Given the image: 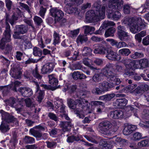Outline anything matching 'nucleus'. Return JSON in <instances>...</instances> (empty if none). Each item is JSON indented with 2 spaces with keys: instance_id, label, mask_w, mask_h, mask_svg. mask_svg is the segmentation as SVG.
<instances>
[{
  "instance_id": "7ed1b4c3",
  "label": "nucleus",
  "mask_w": 149,
  "mask_h": 149,
  "mask_svg": "<svg viewBox=\"0 0 149 149\" xmlns=\"http://www.w3.org/2000/svg\"><path fill=\"white\" fill-rule=\"evenodd\" d=\"M123 23L128 26L130 31L134 34L139 32L146 27L144 21L140 17H125Z\"/></svg>"
},
{
  "instance_id": "a18cd8bd",
  "label": "nucleus",
  "mask_w": 149,
  "mask_h": 149,
  "mask_svg": "<svg viewBox=\"0 0 149 149\" xmlns=\"http://www.w3.org/2000/svg\"><path fill=\"white\" fill-rule=\"evenodd\" d=\"M9 130L8 126L7 124L2 123L0 126V130L3 132H6Z\"/></svg>"
},
{
  "instance_id": "a211bd4d",
  "label": "nucleus",
  "mask_w": 149,
  "mask_h": 149,
  "mask_svg": "<svg viewBox=\"0 0 149 149\" xmlns=\"http://www.w3.org/2000/svg\"><path fill=\"white\" fill-rule=\"evenodd\" d=\"M126 68L128 69H136L141 68L139 61H130L129 64L125 65Z\"/></svg>"
},
{
  "instance_id": "a19ab883",
  "label": "nucleus",
  "mask_w": 149,
  "mask_h": 149,
  "mask_svg": "<svg viewBox=\"0 0 149 149\" xmlns=\"http://www.w3.org/2000/svg\"><path fill=\"white\" fill-rule=\"evenodd\" d=\"M92 52V49L87 47H85L82 50V54L84 56L90 54Z\"/></svg>"
},
{
  "instance_id": "680f3d73",
  "label": "nucleus",
  "mask_w": 149,
  "mask_h": 149,
  "mask_svg": "<svg viewBox=\"0 0 149 149\" xmlns=\"http://www.w3.org/2000/svg\"><path fill=\"white\" fill-rule=\"evenodd\" d=\"M127 46V44L124 42H117L116 47L117 48H120L123 47H125Z\"/></svg>"
},
{
  "instance_id": "cd10ccee",
  "label": "nucleus",
  "mask_w": 149,
  "mask_h": 149,
  "mask_svg": "<svg viewBox=\"0 0 149 149\" xmlns=\"http://www.w3.org/2000/svg\"><path fill=\"white\" fill-rule=\"evenodd\" d=\"M64 10L68 13L70 14H77L78 11L77 9L75 7H73L72 6H69V7H65Z\"/></svg>"
},
{
  "instance_id": "e2e57ef3",
  "label": "nucleus",
  "mask_w": 149,
  "mask_h": 149,
  "mask_svg": "<svg viewBox=\"0 0 149 149\" xmlns=\"http://www.w3.org/2000/svg\"><path fill=\"white\" fill-rule=\"evenodd\" d=\"M34 20L38 25L40 24L42 22V20L41 18L37 16L34 17Z\"/></svg>"
},
{
  "instance_id": "f8f14e48",
  "label": "nucleus",
  "mask_w": 149,
  "mask_h": 149,
  "mask_svg": "<svg viewBox=\"0 0 149 149\" xmlns=\"http://www.w3.org/2000/svg\"><path fill=\"white\" fill-rule=\"evenodd\" d=\"M106 53L107 54L106 57L109 60L115 61L119 60L121 59L120 56L111 49L107 48Z\"/></svg>"
},
{
  "instance_id": "f3484780",
  "label": "nucleus",
  "mask_w": 149,
  "mask_h": 149,
  "mask_svg": "<svg viewBox=\"0 0 149 149\" xmlns=\"http://www.w3.org/2000/svg\"><path fill=\"white\" fill-rule=\"evenodd\" d=\"M54 67V64L52 63H47L44 65L42 68V74L50 73L53 70Z\"/></svg>"
},
{
  "instance_id": "3c124183",
  "label": "nucleus",
  "mask_w": 149,
  "mask_h": 149,
  "mask_svg": "<svg viewBox=\"0 0 149 149\" xmlns=\"http://www.w3.org/2000/svg\"><path fill=\"white\" fill-rule=\"evenodd\" d=\"M79 29H77L73 31H71L70 35L72 38H74L76 37L79 33Z\"/></svg>"
},
{
  "instance_id": "dca6fc26",
  "label": "nucleus",
  "mask_w": 149,
  "mask_h": 149,
  "mask_svg": "<svg viewBox=\"0 0 149 149\" xmlns=\"http://www.w3.org/2000/svg\"><path fill=\"white\" fill-rule=\"evenodd\" d=\"M34 84L36 86V94L37 96V100L40 103L44 98V92L39 90V85L37 82H35Z\"/></svg>"
},
{
  "instance_id": "c85d7f7f",
  "label": "nucleus",
  "mask_w": 149,
  "mask_h": 149,
  "mask_svg": "<svg viewBox=\"0 0 149 149\" xmlns=\"http://www.w3.org/2000/svg\"><path fill=\"white\" fill-rule=\"evenodd\" d=\"M83 63L85 65L89 67L90 69L94 71L97 70L96 67H94L92 65V61L88 58H84L83 59Z\"/></svg>"
},
{
  "instance_id": "5fc2aeb1",
  "label": "nucleus",
  "mask_w": 149,
  "mask_h": 149,
  "mask_svg": "<svg viewBox=\"0 0 149 149\" xmlns=\"http://www.w3.org/2000/svg\"><path fill=\"white\" fill-rule=\"evenodd\" d=\"M79 139V137H76L74 136H72L68 137L67 141L68 143H72L75 141H78Z\"/></svg>"
},
{
  "instance_id": "ea45409f",
  "label": "nucleus",
  "mask_w": 149,
  "mask_h": 149,
  "mask_svg": "<svg viewBox=\"0 0 149 149\" xmlns=\"http://www.w3.org/2000/svg\"><path fill=\"white\" fill-rule=\"evenodd\" d=\"M136 85V84H133L127 86L125 88V92H131L134 91Z\"/></svg>"
},
{
  "instance_id": "5701e85b",
  "label": "nucleus",
  "mask_w": 149,
  "mask_h": 149,
  "mask_svg": "<svg viewBox=\"0 0 149 149\" xmlns=\"http://www.w3.org/2000/svg\"><path fill=\"white\" fill-rule=\"evenodd\" d=\"M83 0H65L64 3L65 5V7H69L74 4H80L83 2Z\"/></svg>"
},
{
  "instance_id": "aec40b11",
  "label": "nucleus",
  "mask_w": 149,
  "mask_h": 149,
  "mask_svg": "<svg viewBox=\"0 0 149 149\" xmlns=\"http://www.w3.org/2000/svg\"><path fill=\"white\" fill-rule=\"evenodd\" d=\"M93 48L94 49V52L95 54H104L106 53L107 49L99 44L94 45H93Z\"/></svg>"
},
{
  "instance_id": "6e6d98bb",
  "label": "nucleus",
  "mask_w": 149,
  "mask_h": 149,
  "mask_svg": "<svg viewBox=\"0 0 149 149\" xmlns=\"http://www.w3.org/2000/svg\"><path fill=\"white\" fill-rule=\"evenodd\" d=\"M115 96L114 93H111L106 95V102L109 101L111 100Z\"/></svg>"
},
{
  "instance_id": "f257e3e1",
  "label": "nucleus",
  "mask_w": 149,
  "mask_h": 149,
  "mask_svg": "<svg viewBox=\"0 0 149 149\" xmlns=\"http://www.w3.org/2000/svg\"><path fill=\"white\" fill-rule=\"evenodd\" d=\"M109 1L108 7L107 5L104 4L101 8V2L98 1L94 4V10H89L86 12V19L88 22H95L104 18L105 12L108 13V18L114 21L120 19L121 15L116 11L113 12L111 10H119L122 8L123 5L122 0H103Z\"/></svg>"
},
{
  "instance_id": "4be33fe9",
  "label": "nucleus",
  "mask_w": 149,
  "mask_h": 149,
  "mask_svg": "<svg viewBox=\"0 0 149 149\" xmlns=\"http://www.w3.org/2000/svg\"><path fill=\"white\" fill-rule=\"evenodd\" d=\"M60 125L64 132L68 131L72 126L71 123L68 121L61 122Z\"/></svg>"
},
{
  "instance_id": "13d9d810",
  "label": "nucleus",
  "mask_w": 149,
  "mask_h": 149,
  "mask_svg": "<svg viewBox=\"0 0 149 149\" xmlns=\"http://www.w3.org/2000/svg\"><path fill=\"white\" fill-rule=\"evenodd\" d=\"M114 141H112V142H111V141H111V144H109L107 141H103L104 143H102V146L105 148H111L112 145V144L114 143Z\"/></svg>"
},
{
  "instance_id": "9b49d317",
  "label": "nucleus",
  "mask_w": 149,
  "mask_h": 149,
  "mask_svg": "<svg viewBox=\"0 0 149 149\" xmlns=\"http://www.w3.org/2000/svg\"><path fill=\"white\" fill-rule=\"evenodd\" d=\"M117 28L118 34L120 39L122 41H125L127 40L129 36L125 31L124 27L120 25L118 26Z\"/></svg>"
},
{
  "instance_id": "2eb2a0df",
  "label": "nucleus",
  "mask_w": 149,
  "mask_h": 149,
  "mask_svg": "<svg viewBox=\"0 0 149 149\" xmlns=\"http://www.w3.org/2000/svg\"><path fill=\"white\" fill-rule=\"evenodd\" d=\"M113 85L105 81L101 82L99 84V87L103 92L108 91L109 89L113 88Z\"/></svg>"
},
{
  "instance_id": "4c0bfd02",
  "label": "nucleus",
  "mask_w": 149,
  "mask_h": 149,
  "mask_svg": "<svg viewBox=\"0 0 149 149\" xmlns=\"http://www.w3.org/2000/svg\"><path fill=\"white\" fill-rule=\"evenodd\" d=\"M138 146L140 147L149 146V140H143L138 143Z\"/></svg>"
},
{
  "instance_id": "603ef678",
  "label": "nucleus",
  "mask_w": 149,
  "mask_h": 149,
  "mask_svg": "<svg viewBox=\"0 0 149 149\" xmlns=\"http://www.w3.org/2000/svg\"><path fill=\"white\" fill-rule=\"evenodd\" d=\"M141 116L143 119H149V111L148 110H144Z\"/></svg>"
},
{
  "instance_id": "2f4dec72",
  "label": "nucleus",
  "mask_w": 149,
  "mask_h": 149,
  "mask_svg": "<svg viewBox=\"0 0 149 149\" xmlns=\"http://www.w3.org/2000/svg\"><path fill=\"white\" fill-rule=\"evenodd\" d=\"M147 9L149 10V0H147L146 4L139 9L138 12L143 13L146 11Z\"/></svg>"
},
{
  "instance_id": "58836bf2",
  "label": "nucleus",
  "mask_w": 149,
  "mask_h": 149,
  "mask_svg": "<svg viewBox=\"0 0 149 149\" xmlns=\"http://www.w3.org/2000/svg\"><path fill=\"white\" fill-rule=\"evenodd\" d=\"M88 40V38L86 37L85 36L79 35L77 38L76 40L77 42L78 43L81 42V43L86 41Z\"/></svg>"
},
{
  "instance_id": "bb28decb",
  "label": "nucleus",
  "mask_w": 149,
  "mask_h": 149,
  "mask_svg": "<svg viewBox=\"0 0 149 149\" xmlns=\"http://www.w3.org/2000/svg\"><path fill=\"white\" fill-rule=\"evenodd\" d=\"M72 77L74 79H82L86 78V76L84 74L81 73L79 71H75L72 74Z\"/></svg>"
},
{
  "instance_id": "37998d69",
  "label": "nucleus",
  "mask_w": 149,
  "mask_h": 149,
  "mask_svg": "<svg viewBox=\"0 0 149 149\" xmlns=\"http://www.w3.org/2000/svg\"><path fill=\"white\" fill-rule=\"evenodd\" d=\"M119 54L123 55L128 56L130 53L129 49L127 48H123L120 50L119 51Z\"/></svg>"
},
{
  "instance_id": "1a4fd4ad",
  "label": "nucleus",
  "mask_w": 149,
  "mask_h": 149,
  "mask_svg": "<svg viewBox=\"0 0 149 149\" xmlns=\"http://www.w3.org/2000/svg\"><path fill=\"white\" fill-rule=\"evenodd\" d=\"M22 73L21 68L18 65H13L10 70V74L15 78H20Z\"/></svg>"
},
{
  "instance_id": "c03bdc74",
  "label": "nucleus",
  "mask_w": 149,
  "mask_h": 149,
  "mask_svg": "<svg viewBox=\"0 0 149 149\" xmlns=\"http://www.w3.org/2000/svg\"><path fill=\"white\" fill-rule=\"evenodd\" d=\"M145 138L142 137L141 134L139 132H136L133 134V139L134 140H138Z\"/></svg>"
},
{
  "instance_id": "39448f33",
  "label": "nucleus",
  "mask_w": 149,
  "mask_h": 149,
  "mask_svg": "<svg viewBox=\"0 0 149 149\" xmlns=\"http://www.w3.org/2000/svg\"><path fill=\"white\" fill-rule=\"evenodd\" d=\"M17 19V17L13 15L11 18L9 19L8 17L7 16L6 19V30L4 33V37L2 39L0 43V45L2 47H3L5 45V42H9L10 41L11 36L10 33V26L8 24L9 22L12 25H13L15 23V21Z\"/></svg>"
},
{
  "instance_id": "0e129e2a",
  "label": "nucleus",
  "mask_w": 149,
  "mask_h": 149,
  "mask_svg": "<svg viewBox=\"0 0 149 149\" xmlns=\"http://www.w3.org/2000/svg\"><path fill=\"white\" fill-rule=\"evenodd\" d=\"M58 131V130L56 129H53L49 132V134L51 136L54 137L57 134Z\"/></svg>"
},
{
  "instance_id": "e433bc0d",
  "label": "nucleus",
  "mask_w": 149,
  "mask_h": 149,
  "mask_svg": "<svg viewBox=\"0 0 149 149\" xmlns=\"http://www.w3.org/2000/svg\"><path fill=\"white\" fill-rule=\"evenodd\" d=\"M29 132L32 135L37 138H40L42 136L41 133L38 131L33 129H31L30 130Z\"/></svg>"
},
{
  "instance_id": "423d86ee",
  "label": "nucleus",
  "mask_w": 149,
  "mask_h": 149,
  "mask_svg": "<svg viewBox=\"0 0 149 149\" xmlns=\"http://www.w3.org/2000/svg\"><path fill=\"white\" fill-rule=\"evenodd\" d=\"M112 127L111 123L107 120L100 122L98 125V127L101 133L105 135H109L111 134V129Z\"/></svg>"
},
{
  "instance_id": "a878e982",
  "label": "nucleus",
  "mask_w": 149,
  "mask_h": 149,
  "mask_svg": "<svg viewBox=\"0 0 149 149\" xmlns=\"http://www.w3.org/2000/svg\"><path fill=\"white\" fill-rule=\"evenodd\" d=\"M76 89L77 87L76 85L67 84L65 85L64 89L63 90V91L64 92L68 91L71 93L74 91Z\"/></svg>"
},
{
  "instance_id": "4468645a",
  "label": "nucleus",
  "mask_w": 149,
  "mask_h": 149,
  "mask_svg": "<svg viewBox=\"0 0 149 149\" xmlns=\"http://www.w3.org/2000/svg\"><path fill=\"white\" fill-rule=\"evenodd\" d=\"M137 128V126L136 125H127L125 126L123 130V134L125 135H128L132 133Z\"/></svg>"
},
{
  "instance_id": "f704fd0d",
  "label": "nucleus",
  "mask_w": 149,
  "mask_h": 149,
  "mask_svg": "<svg viewBox=\"0 0 149 149\" xmlns=\"http://www.w3.org/2000/svg\"><path fill=\"white\" fill-rule=\"evenodd\" d=\"M139 61L141 68H144L149 66L148 61L146 59H141Z\"/></svg>"
},
{
  "instance_id": "473e14b6",
  "label": "nucleus",
  "mask_w": 149,
  "mask_h": 149,
  "mask_svg": "<svg viewBox=\"0 0 149 149\" xmlns=\"http://www.w3.org/2000/svg\"><path fill=\"white\" fill-rule=\"evenodd\" d=\"M17 28L19 32L22 34L26 33L28 30L27 27L23 25L18 26Z\"/></svg>"
},
{
  "instance_id": "8fccbe9b",
  "label": "nucleus",
  "mask_w": 149,
  "mask_h": 149,
  "mask_svg": "<svg viewBox=\"0 0 149 149\" xmlns=\"http://www.w3.org/2000/svg\"><path fill=\"white\" fill-rule=\"evenodd\" d=\"M32 74L37 79H40L41 78V76L39 74L37 67L33 71Z\"/></svg>"
},
{
  "instance_id": "052dcab7",
  "label": "nucleus",
  "mask_w": 149,
  "mask_h": 149,
  "mask_svg": "<svg viewBox=\"0 0 149 149\" xmlns=\"http://www.w3.org/2000/svg\"><path fill=\"white\" fill-rule=\"evenodd\" d=\"M142 43L144 45H149V36H147L143 39Z\"/></svg>"
},
{
  "instance_id": "412c9836",
  "label": "nucleus",
  "mask_w": 149,
  "mask_h": 149,
  "mask_svg": "<svg viewBox=\"0 0 149 149\" xmlns=\"http://www.w3.org/2000/svg\"><path fill=\"white\" fill-rule=\"evenodd\" d=\"M0 113L1 114L2 119L6 122L9 123L13 120V117L9 113L5 112L3 110H1L0 111Z\"/></svg>"
},
{
  "instance_id": "c756f323",
  "label": "nucleus",
  "mask_w": 149,
  "mask_h": 149,
  "mask_svg": "<svg viewBox=\"0 0 149 149\" xmlns=\"http://www.w3.org/2000/svg\"><path fill=\"white\" fill-rule=\"evenodd\" d=\"M49 82L53 86H56L57 85L58 80L55 77L54 75L52 74L49 76Z\"/></svg>"
},
{
  "instance_id": "b1692460",
  "label": "nucleus",
  "mask_w": 149,
  "mask_h": 149,
  "mask_svg": "<svg viewBox=\"0 0 149 149\" xmlns=\"http://www.w3.org/2000/svg\"><path fill=\"white\" fill-rule=\"evenodd\" d=\"M127 101L125 99H118L113 103V105L115 107L124 106L126 105Z\"/></svg>"
},
{
  "instance_id": "0eeeda50",
  "label": "nucleus",
  "mask_w": 149,
  "mask_h": 149,
  "mask_svg": "<svg viewBox=\"0 0 149 149\" xmlns=\"http://www.w3.org/2000/svg\"><path fill=\"white\" fill-rule=\"evenodd\" d=\"M18 100L19 105L15 107V110L18 113H19L22 110V107L24 104V102L27 107H33L34 106L33 100H31L29 98H27L24 100L22 99L21 100Z\"/></svg>"
},
{
  "instance_id": "6ab92c4d",
  "label": "nucleus",
  "mask_w": 149,
  "mask_h": 149,
  "mask_svg": "<svg viewBox=\"0 0 149 149\" xmlns=\"http://www.w3.org/2000/svg\"><path fill=\"white\" fill-rule=\"evenodd\" d=\"M19 91L22 96L25 97H29L33 93L32 90L27 88H20Z\"/></svg>"
},
{
  "instance_id": "de8ad7c7",
  "label": "nucleus",
  "mask_w": 149,
  "mask_h": 149,
  "mask_svg": "<svg viewBox=\"0 0 149 149\" xmlns=\"http://www.w3.org/2000/svg\"><path fill=\"white\" fill-rule=\"evenodd\" d=\"M92 93L95 95H100L103 92L102 91L100 88L95 87L93 88L92 90Z\"/></svg>"
},
{
  "instance_id": "338daca9",
  "label": "nucleus",
  "mask_w": 149,
  "mask_h": 149,
  "mask_svg": "<svg viewBox=\"0 0 149 149\" xmlns=\"http://www.w3.org/2000/svg\"><path fill=\"white\" fill-rule=\"evenodd\" d=\"M46 11V8H44L42 6L40 8L39 12V14L40 16L42 17H43L45 15V14Z\"/></svg>"
},
{
  "instance_id": "9d476101",
  "label": "nucleus",
  "mask_w": 149,
  "mask_h": 149,
  "mask_svg": "<svg viewBox=\"0 0 149 149\" xmlns=\"http://www.w3.org/2000/svg\"><path fill=\"white\" fill-rule=\"evenodd\" d=\"M51 15L54 17L55 21H58L63 16L64 14L61 10L53 8L50 10Z\"/></svg>"
},
{
  "instance_id": "6e6552de",
  "label": "nucleus",
  "mask_w": 149,
  "mask_h": 149,
  "mask_svg": "<svg viewBox=\"0 0 149 149\" xmlns=\"http://www.w3.org/2000/svg\"><path fill=\"white\" fill-rule=\"evenodd\" d=\"M113 68L112 64H108L102 71L103 74L111 80H113L115 77L114 74L111 71Z\"/></svg>"
},
{
  "instance_id": "49530a36",
  "label": "nucleus",
  "mask_w": 149,
  "mask_h": 149,
  "mask_svg": "<svg viewBox=\"0 0 149 149\" xmlns=\"http://www.w3.org/2000/svg\"><path fill=\"white\" fill-rule=\"evenodd\" d=\"M83 28L85 29L84 32L85 34H88L91 31H94L95 30L94 27L88 26H84Z\"/></svg>"
},
{
  "instance_id": "69168bd1",
  "label": "nucleus",
  "mask_w": 149,
  "mask_h": 149,
  "mask_svg": "<svg viewBox=\"0 0 149 149\" xmlns=\"http://www.w3.org/2000/svg\"><path fill=\"white\" fill-rule=\"evenodd\" d=\"M113 139L115 141V143H119L120 144L123 143L125 141L124 139H123L120 138H114Z\"/></svg>"
},
{
  "instance_id": "7c9ffc66",
  "label": "nucleus",
  "mask_w": 149,
  "mask_h": 149,
  "mask_svg": "<svg viewBox=\"0 0 149 149\" xmlns=\"http://www.w3.org/2000/svg\"><path fill=\"white\" fill-rule=\"evenodd\" d=\"M63 101L62 100L59 99V97L55 98L53 100V102L55 108L58 109L63 104Z\"/></svg>"
},
{
  "instance_id": "774afa93",
  "label": "nucleus",
  "mask_w": 149,
  "mask_h": 149,
  "mask_svg": "<svg viewBox=\"0 0 149 149\" xmlns=\"http://www.w3.org/2000/svg\"><path fill=\"white\" fill-rule=\"evenodd\" d=\"M23 56L22 53L20 52H17L16 55V58L17 60L20 61Z\"/></svg>"
},
{
  "instance_id": "bf43d9fd",
  "label": "nucleus",
  "mask_w": 149,
  "mask_h": 149,
  "mask_svg": "<svg viewBox=\"0 0 149 149\" xmlns=\"http://www.w3.org/2000/svg\"><path fill=\"white\" fill-rule=\"evenodd\" d=\"M15 103V100L14 98H11L8 100L6 103H8L9 105L11 107L14 106V104Z\"/></svg>"
},
{
  "instance_id": "c9c22d12",
  "label": "nucleus",
  "mask_w": 149,
  "mask_h": 149,
  "mask_svg": "<svg viewBox=\"0 0 149 149\" xmlns=\"http://www.w3.org/2000/svg\"><path fill=\"white\" fill-rule=\"evenodd\" d=\"M53 37L54 38V42L53 44L56 45L60 42V36L59 34L56 31H54L53 34Z\"/></svg>"
},
{
  "instance_id": "79ce46f5",
  "label": "nucleus",
  "mask_w": 149,
  "mask_h": 149,
  "mask_svg": "<svg viewBox=\"0 0 149 149\" xmlns=\"http://www.w3.org/2000/svg\"><path fill=\"white\" fill-rule=\"evenodd\" d=\"M33 54L35 56H40L42 54V51L40 49L36 47H34L33 49Z\"/></svg>"
},
{
  "instance_id": "ddd939ff",
  "label": "nucleus",
  "mask_w": 149,
  "mask_h": 149,
  "mask_svg": "<svg viewBox=\"0 0 149 149\" xmlns=\"http://www.w3.org/2000/svg\"><path fill=\"white\" fill-rule=\"evenodd\" d=\"M90 104L92 107H97L96 111L98 113H101L105 107L104 103L99 101L91 102Z\"/></svg>"
},
{
  "instance_id": "72a5a7b5",
  "label": "nucleus",
  "mask_w": 149,
  "mask_h": 149,
  "mask_svg": "<svg viewBox=\"0 0 149 149\" xmlns=\"http://www.w3.org/2000/svg\"><path fill=\"white\" fill-rule=\"evenodd\" d=\"M115 32V29L111 27L108 29L105 33V36L106 37L109 36H113Z\"/></svg>"
},
{
  "instance_id": "393cba45",
  "label": "nucleus",
  "mask_w": 149,
  "mask_h": 149,
  "mask_svg": "<svg viewBox=\"0 0 149 149\" xmlns=\"http://www.w3.org/2000/svg\"><path fill=\"white\" fill-rule=\"evenodd\" d=\"M103 76L100 71V70L97 71L93 76V81L95 82H98L102 80Z\"/></svg>"
},
{
  "instance_id": "864d4df0",
  "label": "nucleus",
  "mask_w": 149,
  "mask_h": 149,
  "mask_svg": "<svg viewBox=\"0 0 149 149\" xmlns=\"http://www.w3.org/2000/svg\"><path fill=\"white\" fill-rule=\"evenodd\" d=\"M132 7L129 5L126 4L123 6V12L126 14H129L130 12V10Z\"/></svg>"
},
{
  "instance_id": "4d7b16f0",
  "label": "nucleus",
  "mask_w": 149,
  "mask_h": 149,
  "mask_svg": "<svg viewBox=\"0 0 149 149\" xmlns=\"http://www.w3.org/2000/svg\"><path fill=\"white\" fill-rule=\"evenodd\" d=\"M78 54V52H75L73 56L70 57H68V58L72 61H75L77 60Z\"/></svg>"
},
{
  "instance_id": "09e8293b",
  "label": "nucleus",
  "mask_w": 149,
  "mask_h": 149,
  "mask_svg": "<svg viewBox=\"0 0 149 149\" xmlns=\"http://www.w3.org/2000/svg\"><path fill=\"white\" fill-rule=\"evenodd\" d=\"M24 141L28 143H32L35 142V140L32 137L28 136H26L24 138Z\"/></svg>"
},
{
  "instance_id": "f03ea898",
  "label": "nucleus",
  "mask_w": 149,
  "mask_h": 149,
  "mask_svg": "<svg viewBox=\"0 0 149 149\" xmlns=\"http://www.w3.org/2000/svg\"><path fill=\"white\" fill-rule=\"evenodd\" d=\"M67 102L70 108L73 109H77L78 112L77 116L80 118H83L84 117V114L92 112L89 109L90 103L84 99H76L75 102L73 100L69 98Z\"/></svg>"
},
{
  "instance_id": "20e7f679",
  "label": "nucleus",
  "mask_w": 149,
  "mask_h": 149,
  "mask_svg": "<svg viewBox=\"0 0 149 149\" xmlns=\"http://www.w3.org/2000/svg\"><path fill=\"white\" fill-rule=\"evenodd\" d=\"M126 112H123L120 110H116L112 111L109 113L110 116L114 119H118L122 118L124 115L127 117H129L131 115V111H133L134 116L139 118V111L134 109L131 106H128L125 108Z\"/></svg>"
}]
</instances>
